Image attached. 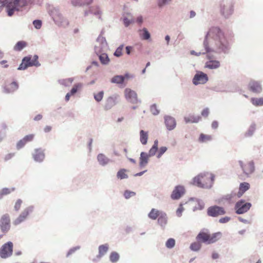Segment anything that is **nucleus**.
Returning <instances> with one entry per match:
<instances>
[{
    "label": "nucleus",
    "mask_w": 263,
    "mask_h": 263,
    "mask_svg": "<svg viewBox=\"0 0 263 263\" xmlns=\"http://www.w3.org/2000/svg\"><path fill=\"white\" fill-rule=\"evenodd\" d=\"M229 45V41L223 32L216 27L209 29L204 41V45L207 52L210 51V46L224 50L228 47Z\"/></svg>",
    "instance_id": "f257e3e1"
},
{
    "label": "nucleus",
    "mask_w": 263,
    "mask_h": 263,
    "mask_svg": "<svg viewBox=\"0 0 263 263\" xmlns=\"http://www.w3.org/2000/svg\"><path fill=\"white\" fill-rule=\"evenodd\" d=\"M214 176L211 174H201L193 180V184L202 188H210L214 181Z\"/></svg>",
    "instance_id": "f03ea898"
},
{
    "label": "nucleus",
    "mask_w": 263,
    "mask_h": 263,
    "mask_svg": "<svg viewBox=\"0 0 263 263\" xmlns=\"http://www.w3.org/2000/svg\"><path fill=\"white\" fill-rule=\"evenodd\" d=\"M221 237L220 232L210 234L205 232H200L197 236L196 239L200 242L211 244L216 242Z\"/></svg>",
    "instance_id": "7ed1b4c3"
},
{
    "label": "nucleus",
    "mask_w": 263,
    "mask_h": 263,
    "mask_svg": "<svg viewBox=\"0 0 263 263\" xmlns=\"http://www.w3.org/2000/svg\"><path fill=\"white\" fill-rule=\"evenodd\" d=\"M27 4V0H13L6 6L7 11L9 16H12L15 11H18L20 8Z\"/></svg>",
    "instance_id": "20e7f679"
},
{
    "label": "nucleus",
    "mask_w": 263,
    "mask_h": 263,
    "mask_svg": "<svg viewBox=\"0 0 263 263\" xmlns=\"http://www.w3.org/2000/svg\"><path fill=\"white\" fill-rule=\"evenodd\" d=\"M37 60L38 57L36 55H34L32 58L29 56L25 57L23 58L22 63L20 65L18 69L25 70L28 67L32 66H39L40 64Z\"/></svg>",
    "instance_id": "39448f33"
},
{
    "label": "nucleus",
    "mask_w": 263,
    "mask_h": 263,
    "mask_svg": "<svg viewBox=\"0 0 263 263\" xmlns=\"http://www.w3.org/2000/svg\"><path fill=\"white\" fill-rule=\"evenodd\" d=\"M220 12L226 17L229 16L233 12V6L231 2H222L220 4Z\"/></svg>",
    "instance_id": "423d86ee"
},
{
    "label": "nucleus",
    "mask_w": 263,
    "mask_h": 263,
    "mask_svg": "<svg viewBox=\"0 0 263 263\" xmlns=\"http://www.w3.org/2000/svg\"><path fill=\"white\" fill-rule=\"evenodd\" d=\"M0 228L4 233H7L10 229V217L8 214L2 216L0 219Z\"/></svg>",
    "instance_id": "0eeeda50"
},
{
    "label": "nucleus",
    "mask_w": 263,
    "mask_h": 263,
    "mask_svg": "<svg viewBox=\"0 0 263 263\" xmlns=\"http://www.w3.org/2000/svg\"><path fill=\"white\" fill-rule=\"evenodd\" d=\"M13 251V243L9 241L5 243L0 250V256L6 258L11 256Z\"/></svg>",
    "instance_id": "6e6552de"
},
{
    "label": "nucleus",
    "mask_w": 263,
    "mask_h": 263,
    "mask_svg": "<svg viewBox=\"0 0 263 263\" xmlns=\"http://www.w3.org/2000/svg\"><path fill=\"white\" fill-rule=\"evenodd\" d=\"M251 206L250 203L245 202V201L241 200L236 203L235 208L237 214H241L247 212Z\"/></svg>",
    "instance_id": "1a4fd4ad"
},
{
    "label": "nucleus",
    "mask_w": 263,
    "mask_h": 263,
    "mask_svg": "<svg viewBox=\"0 0 263 263\" xmlns=\"http://www.w3.org/2000/svg\"><path fill=\"white\" fill-rule=\"evenodd\" d=\"M226 212L223 208L215 205L211 206L208 209V215L211 217H217L224 215Z\"/></svg>",
    "instance_id": "9d476101"
},
{
    "label": "nucleus",
    "mask_w": 263,
    "mask_h": 263,
    "mask_svg": "<svg viewBox=\"0 0 263 263\" xmlns=\"http://www.w3.org/2000/svg\"><path fill=\"white\" fill-rule=\"evenodd\" d=\"M239 164L243 173L247 175L252 174L254 171V165L252 161L243 162L240 161Z\"/></svg>",
    "instance_id": "9b49d317"
},
{
    "label": "nucleus",
    "mask_w": 263,
    "mask_h": 263,
    "mask_svg": "<svg viewBox=\"0 0 263 263\" xmlns=\"http://www.w3.org/2000/svg\"><path fill=\"white\" fill-rule=\"evenodd\" d=\"M125 96L126 99L132 103L136 104L139 102L136 92L129 88L125 89Z\"/></svg>",
    "instance_id": "f8f14e48"
},
{
    "label": "nucleus",
    "mask_w": 263,
    "mask_h": 263,
    "mask_svg": "<svg viewBox=\"0 0 263 263\" xmlns=\"http://www.w3.org/2000/svg\"><path fill=\"white\" fill-rule=\"evenodd\" d=\"M31 212V209L30 208L25 209L19 216L13 220V224L15 226H17L25 221Z\"/></svg>",
    "instance_id": "ddd939ff"
},
{
    "label": "nucleus",
    "mask_w": 263,
    "mask_h": 263,
    "mask_svg": "<svg viewBox=\"0 0 263 263\" xmlns=\"http://www.w3.org/2000/svg\"><path fill=\"white\" fill-rule=\"evenodd\" d=\"M208 80V76L202 72H199L194 76L193 82L195 85L204 84Z\"/></svg>",
    "instance_id": "4468645a"
},
{
    "label": "nucleus",
    "mask_w": 263,
    "mask_h": 263,
    "mask_svg": "<svg viewBox=\"0 0 263 263\" xmlns=\"http://www.w3.org/2000/svg\"><path fill=\"white\" fill-rule=\"evenodd\" d=\"M185 190L183 186H176L172 192L171 198L174 200L178 199L185 193Z\"/></svg>",
    "instance_id": "2eb2a0df"
},
{
    "label": "nucleus",
    "mask_w": 263,
    "mask_h": 263,
    "mask_svg": "<svg viewBox=\"0 0 263 263\" xmlns=\"http://www.w3.org/2000/svg\"><path fill=\"white\" fill-rule=\"evenodd\" d=\"M18 88V85L16 82H7L4 86V91L6 93H12L16 90Z\"/></svg>",
    "instance_id": "dca6fc26"
},
{
    "label": "nucleus",
    "mask_w": 263,
    "mask_h": 263,
    "mask_svg": "<svg viewBox=\"0 0 263 263\" xmlns=\"http://www.w3.org/2000/svg\"><path fill=\"white\" fill-rule=\"evenodd\" d=\"M249 89L252 92L258 93L261 92L262 87L260 84L257 81H251L249 84Z\"/></svg>",
    "instance_id": "f3484780"
},
{
    "label": "nucleus",
    "mask_w": 263,
    "mask_h": 263,
    "mask_svg": "<svg viewBox=\"0 0 263 263\" xmlns=\"http://www.w3.org/2000/svg\"><path fill=\"white\" fill-rule=\"evenodd\" d=\"M165 122L168 130L174 129L176 125L175 120L172 116H166L165 119Z\"/></svg>",
    "instance_id": "a211bd4d"
},
{
    "label": "nucleus",
    "mask_w": 263,
    "mask_h": 263,
    "mask_svg": "<svg viewBox=\"0 0 263 263\" xmlns=\"http://www.w3.org/2000/svg\"><path fill=\"white\" fill-rule=\"evenodd\" d=\"M32 155L34 160L37 162L43 161L45 158V155L43 152L40 149H35Z\"/></svg>",
    "instance_id": "6ab92c4d"
},
{
    "label": "nucleus",
    "mask_w": 263,
    "mask_h": 263,
    "mask_svg": "<svg viewBox=\"0 0 263 263\" xmlns=\"http://www.w3.org/2000/svg\"><path fill=\"white\" fill-rule=\"evenodd\" d=\"M250 185L248 182H243L240 183L239 186V190L237 193V197H240L243 193L250 189Z\"/></svg>",
    "instance_id": "aec40b11"
},
{
    "label": "nucleus",
    "mask_w": 263,
    "mask_h": 263,
    "mask_svg": "<svg viewBox=\"0 0 263 263\" xmlns=\"http://www.w3.org/2000/svg\"><path fill=\"white\" fill-rule=\"evenodd\" d=\"M220 66V62L216 60H211L206 62L205 67L209 69H216Z\"/></svg>",
    "instance_id": "412c9836"
},
{
    "label": "nucleus",
    "mask_w": 263,
    "mask_h": 263,
    "mask_svg": "<svg viewBox=\"0 0 263 263\" xmlns=\"http://www.w3.org/2000/svg\"><path fill=\"white\" fill-rule=\"evenodd\" d=\"M163 212L159 211L156 209H152L149 213L148 217L153 220H156L160 216Z\"/></svg>",
    "instance_id": "4be33fe9"
},
{
    "label": "nucleus",
    "mask_w": 263,
    "mask_h": 263,
    "mask_svg": "<svg viewBox=\"0 0 263 263\" xmlns=\"http://www.w3.org/2000/svg\"><path fill=\"white\" fill-rule=\"evenodd\" d=\"M116 104V98L113 97H110L107 98L105 104V108L106 109H110Z\"/></svg>",
    "instance_id": "5701e85b"
},
{
    "label": "nucleus",
    "mask_w": 263,
    "mask_h": 263,
    "mask_svg": "<svg viewBox=\"0 0 263 263\" xmlns=\"http://www.w3.org/2000/svg\"><path fill=\"white\" fill-rule=\"evenodd\" d=\"M149 157L148 155L144 152L141 153L140 157V165L141 166H144L147 163Z\"/></svg>",
    "instance_id": "b1692460"
},
{
    "label": "nucleus",
    "mask_w": 263,
    "mask_h": 263,
    "mask_svg": "<svg viewBox=\"0 0 263 263\" xmlns=\"http://www.w3.org/2000/svg\"><path fill=\"white\" fill-rule=\"evenodd\" d=\"M108 250V245L107 244L102 245L99 247V255L98 257L101 258L104 255Z\"/></svg>",
    "instance_id": "393cba45"
},
{
    "label": "nucleus",
    "mask_w": 263,
    "mask_h": 263,
    "mask_svg": "<svg viewBox=\"0 0 263 263\" xmlns=\"http://www.w3.org/2000/svg\"><path fill=\"white\" fill-rule=\"evenodd\" d=\"M158 222L162 227H164L166 225L167 223V216L165 213L162 212L158 217Z\"/></svg>",
    "instance_id": "a878e982"
},
{
    "label": "nucleus",
    "mask_w": 263,
    "mask_h": 263,
    "mask_svg": "<svg viewBox=\"0 0 263 263\" xmlns=\"http://www.w3.org/2000/svg\"><path fill=\"white\" fill-rule=\"evenodd\" d=\"M140 139L142 144H146L148 139V133L141 130L140 132Z\"/></svg>",
    "instance_id": "bb28decb"
},
{
    "label": "nucleus",
    "mask_w": 263,
    "mask_h": 263,
    "mask_svg": "<svg viewBox=\"0 0 263 263\" xmlns=\"http://www.w3.org/2000/svg\"><path fill=\"white\" fill-rule=\"evenodd\" d=\"M98 160L100 164L102 165L107 164L109 162V159L107 158L104 155L100 154L98 156Z\"/></svg>",
    "instance_id": "cd10ccee"
},
{
    "label": "nucleus",
    "mask_w": 263,
    "mask_h": 263,
    "mask_svg": "<svg viewBox=\"0 0 263 263\" xmlns=\"http://www.w3.org/2000/svg\"><path fill=\"white\" fill-rule=\"evenodd\" d=\"M212 137L211 135L201 134L198 139L200 142L205 143L212 140Z\"/></svg>",
    "instance_id": "c85d7f7f"
},
{
    "label": "nucleus",
    "mask_w": 263,
    "mask_h": 263,
    "mask_svg": "<svg viewBox=\"0 0 263 263\" xmlns=\"http://www.w3.org/2000/svg\"><path fill=\"white\" fill-rule=\"evenodd\" d=\"M158 141L157 140H156L154 141V145H153L152 147L149 149L148 152V156L149 157L153 156L155 155L156 153V152L158 151Z\"/></svg>",
    "instance_id": "c756f323"
},
{
    "label": "nucleus",
    "mask_w": 263,
    "mask_h": 263,
    "mask_svg": "<svg viewBox=\"0 0 263 263\" xmlns=\"http://www.w3.org/2000/svg\"><path fill=\"white\" fill-rule=\"evenodd\" d=\"M123 22L124 25L126 27L128 26L130 24L134 22V20L133 18L132 15L129 13L127 14V16H124L123 18Z\"/></svg>",
    "instance_id": "7c9ffc66"
},
{
    "label": "nucleus",
    "mask_w": 263,
    "mask_h": 263,
    "mask_svg": "<svg viewBox=\"0 0 263 263\" xmlns=\"http://www.w3.org/2000/svg\"><path fill=\"white\" fill-rule=\"evenodd\" d=\"M27 45L26 42L25 41H19L18 42L14 47V50L15 51H21Z\"/></svg>",
    "instance_id": "2f4dec72"
},
{
    "label": "nucleus",
    "mask_w": 263,
    "mask_h": 263,
    "mask_svg": "<svg viewBox=\"0 0 263 263\" xmlns=\"http://www.w3.org/2000/svg\"><path fill=\"white\" fill-rule=\"evenodd\" d=\"M125 80V77L122 76H116L114 77L111 82L114 83L122 84Z\"/></svg>",
    "instance_id": "473e14b6"
},
{
    "label": "nucleus",
    "mask_w": 263,
    "mask_h": 263,
    "mask_svg": "<svg viewBox=\"0 0 263 263\" xmlns=\"http://www.w3.org/2000/svg\"><path fill=\"white\" fill-rule=\"evenodd\" d=\"M251 103L255 106H262L263 105V98H252L251 99Z\"/></svg>",
    "instance_id": "72a5a7b5"
},
{
    "label": "nucleus",
    "mask_w": 263,
    "mask_h": 263,
    "mask_svg": "<svg viewBox=\"0 0 263 263\" xmlns=\"http://www.w3.org/2000/svg\"><path fill=\"white\" fill-rule=\"evenodd\" d=\"M120 256L119 254L116 252H112L109 256V259L110 261L113 263L116 262L119 259Z\"/></svg>",
    "instance_id": "f704fd0d"
},
{
    "label": "nucleus",
    "mask_w": 263,
    "mask_h": 263,
    "mask_svg": "<svg viewBox=\"0 0 263 263\" xmlns=\"http://www.w3.org/2000/svg\"><path fill=\"white\" fill-rule=\"evenodd\" d=\"M126 172L127 171L125 169H121L117 173V177L120 179L127 178L128 177V175L126 174Z\"/></svg>",
    "instance_id": "c9c22d12"
},
{
    "label": "nucleus",
    "mask_w": 263,
    "mask_h": 263,
    "mask_svg": "<svg viewBox=\"0 0 263 263\" xmlns=\"http://www.w3.org/2000/svg\"><path fill=\"white\" fill-rule=\"evenodd\" d=\"M201 247V244L200 241L194 242L191 243L190 249L194 251H199Z\"/></svg>",
    "instance_id": "e433bc0d"
},
{
    "label": "nucleus",
    "mask_w": 263,
    "mask_h": 263,
    "mask_svg": "<svg viewBox=\"0 0 263 263\" xmlns=\"http://www.w3.org/2000/svg\"><path fill=\"white\" fill-rule=\"evenodd\" d=\"M99 59L100 62L103 64H107L109 61L108 55L106 53H102L100 55Z\"/></svg>",
    "instance_id": "4c0bfd02"
},
{
    "label": "nucleus",
    "mask_w": 263,
    "mask_h": 263,
    "mask_svg": "<svg viewBox=\"0 0 263 263\" xmlns=\"http://www.w3.org/2000/svg\"><path fill=\"white\" fill-rule=\"evenodd\" d=\"M175 240L173 238L168 239L166 242L165 246L167 248H172L175 246Z\"/></svg>",
    "instance_id": "58836bf2"
},
{
    "label": "nucleus",
    "mask_w": 263,
    "mask_h": 263,
    "mask_svg": "<svg viewBox=\"0 0 263 263\" xmlns=\"http://www.w3.org/2000/svg\"><path fill=\"white\" fill-rule=\"evenodd\" d=\"M143 33L141 35V37L143 40H148L150 37V34L146 28L142 29Z\"/></svg>",
    "instance_id": "ea45409f"
},
{
    "label": "nucleus",
    "mask_w": 263,
    "mask_h": 263,
    "mask_svg": "<svg viewBox=\"0 0 263 263\" xmlns=\"http://www.w3.org/2000/svg\"><path fill=\"white\" fill-rule=\"evenodd\" d=\"M167 148L166 146H162L159 149H158V153L157 157L160 158L161 157L162 155L167 151Z\"/></svg>",
    "instance_id": "a19ab883"
},
{
    "label": "nucleus",
    "mask_w": 263,
    "mask_h": 263,
    "mask_svg": "<svg viewBox=\"0 0 263 263\" xmlns=\"http://www.w3.org/2000/svg\"><path fill=\"white\" fill-rule=\"evenodd\" d=\"M151 112L153 115H157L160 113L159 109L157 108L155 104H153L151 106Z\"/></svg>",
    "instance_id": "79ce46f5"
},
{
    "label": "nucleus",
    "mask_w": 263,
    "mask_h": 263,
    "mask_svg": "<svg viewBox=\"0 0 263 263\" xmlns=\"http://www.w3.org/2000/svg\"><path fill=\"white\" fill-rule=\"evenodd\" d=\"M124 45H122L120 46L116 50L114 53V55L117 57H119L122 54V51L123 49Z\"/></svg>",
    "instance_id": "37998d69"
},
{
    "label": "nucleus",
    "mask_w": 263,
    "mask_h": 263,
    "mask_svg": "<svg viewBox=\"0 0 263 263\" xmlns=\"http://www.w3.org/2000/svg\"><path fill=\"white\" fill-rule=\"evenodd\" d=\"M104 92L103 91H100L98 93L94 95V98L97 102L101 101L103 97Z\"/></svg>",
    "instance_id": "c03bdc74"
},
{
    "label": "nucleus",
    "mask_w": 263,
    "mask_h": 263,
    "mask_svg": "<svg viewBox=\"0 0 263 263\" xmlns=\"http://www.w3.org/2000/svg\"><path fill=\"white\" fill-rule=\"evenodd\" d=\"M10 189L8 188H4L0 191V199H2L4 195H8L10 193Z\"/></svg>",
    "instance_id": "a18cd8bd"
},
{
    "label": "nucleus",
    "mask_w": 263,
    "mask_h": 263,
    "mask_svg": "<svg viewBox=\"0 0 263 263\" xmlns=\"http://www.w3.org/2000/svg\"><path fill=\"white\" fill-rule=\"evenodd\" d=\"M136 195V193L126 190L124 192V196L126 199H128L131 197L134 196Z\"/></svg>",
    "instance_id": "49530a36"
},
{
    "label": "nucleus",
    "mask_w": 263,
    "mask_h": 263,
    "mask_svg": "<svg viewBox=\"0 0 263 263\" xmlns=\"http://www.w3.org/2000/svg\"><path fill=\"white\" fill-rule=\"evenodd\" d=\"M81 86L82 85L81 84H77L74 85L70 92L71 95H73L76 93L78 89L80 88Z\"/></svg>",
    "instance_id": "de8ad7c7"
},
{
    "label": "nucleus",
    "mask_w": 263,
    "mask_h": 263,
    "mask_svg": "<svg viewBox=\"0 0 263 263\" xmlns=\"http://www.w3.org/2000/svg\"><path fill=\"white\" fill-rule=\"evenodd\" d=\"M27 143L25 142L24 139L20 140L16 144V148L20 149L24 147Z\"/></svg>",
    "instance_id": "09e8293b"
},
{
    "label": "nucleus",
    "mask_w": 263,
    "mask_h": 263,
    "mask_svg": "<svg viewBox=\"0 0 263 263\" xmlns=\"http://www.w3.org/2000/svg\"><path fill=\"white\" fill-rule=\"evenodd\" d=\"M33 24L36 29H39L42 27V23L41 20H36L33 22Z\"/></svg>",
    "instance_id": "8fccbe9b"
},
{
    "label": "nucleus",
    "mask_w": 263,
    "mask_h": 263,
    "mask_svg": "<svg viewBox=\"0 0 263 263\" xmlns=\"http://www.w3.org/2000/svg\"><path fill=\"white\" fill-rule=\"evenodd\" d=\"M71 4L74 6L81 7L84 6L81 0H72L71 1Z\"/></svg>",
    "instance_id": "3c124183"
},
{
    "label": "nucleus",
    "mask_w": 263,
    "mask_h": 263,
    "mask_svg": "<svg viewBox=\"0 0 263 263\" xmlns=\"http://www.w3.org/2000/svg\"><path fill=\"white\" fill-rule=\"evenodd\" d=\"M185 121L186 123L188 122H197V120H195L194 116H188L184 118Z\"/></svg>",
    "instance_id": "603ef678"
},
{
    "label": "nucleus",
    "mask_w": 263,
    "mask_h": 263,
    "mask_svg": "<svg viewBox=\"0 0 263 263\" xmlns=\"http://www.w3.org/2000/svg\"><path fill=\"white\" fill-rule=\"evenodd\" d=\"M33 138H34V135L30 134V135L26 136L25 137H24L23 139H24V140L25 141V142L26 143H28L29 142L32 141Z\"/></svg>",
    "instance_id": "864d4df0"
},
{
    "label": "nucleus",
    "mask_w": 263,
    "mask_h": 263,
    "mask_svg": "<svg viewBox=\"0 0 263 263\" xmlns=\"http://www.w3.org/2000/svg\"><path fill=\"white\" fill-rule=\"evenodd\" d=\"M22 203V201L21 199H18L16 202H15V205H14V209L15 211H18L21 206Z\"/></svg>",
    "instance_id": "5fc2aeb1"
},
{
    "label": "nucleus",
    "mask_w": 263,
    "mask_h": 263,
    "mask_svg": "<svg viewBox=\"0 0 263 263\" xmlns=\"http://www.w3.org/2000/svg\"><path fill=\"white\" fill-rule=\"evenodd\" d=\"M15 155L14 153H9L6 155L4 157V160L7 161L12 159Z\"/></svg>",
    "instance_id": "6e6d98bb"
},
{
    "label": "nucleus",
    "mask_w": 263,
    "mask_h": 263,
    "mask_svg": "<svg viewBox=\"0 0 263 263\" xmlns=\"http://www.w3.org/2000/svg\"><path fill=\"white\" fill-rule=\"evenodd\" d=\"M184 210V208L182 206V204H180L179 205V207L178 208V209H177V211H176V214L178 216V217H180L181 215H182V212Z\"/></svg>",
    "instance_id": "4d7b16f0"
},
{
    "label": "nucleus",
    "mask_w": 263,
    "mask_h": 263,
    "mask_svg": "<svg viewBox=\"0 0 263 263\" xmlns=\"http://www.w3.org/2000/svg\"><path fill=\"white\" fill-rule=\"evenodd\" d=\"M230 219V218L229 217H225L223 218H221L219 219V221L220 223H223L228 222Z\"/></svg>",
    "instance_id": "13d9d810"
},
{
    "label": "nucleus",
    "mask_w": 263,
    "mask_h": 263,
    "mask_svg": "<svg viewBox=\"0 0 263 263\" xmlns=\"http://www.w3.org/2000/svg\"><path fill=\"white\" fill-rule=\"evenodd\" d=\"M83 5L90 4L93 0H81Z\"/></svg>",
    "instance_id": "bf43d9fd"
},
{
    "label": "nucleus",
    "mask_w": 263,
    "mask_h": 263,
    "mask_svg": "<svg viewBox=\"0 0 263 263\" xmlns=\"http://www.w3.org/2000/svg\"><path fill=\"white\" fill-rule=\"evenodd\" d=\"M77 250V249L75 248H72L71 249H70L67 253V256H70V255H71L73 253H74L76 250Z\"/></svg>",
    "instance_id": "052dcab7"
},
{
    "label": "nucleus",
    "mask_w": 263,
    "mask_h": 263,
    "mask_svg": "<svg viewBox=\"0 0 263 263\" xmlns=\"http://www.w3.org/2000/svg\"><path fill=\"white\" fill-rule=\"evenodd\" d=\"M210 113L209 110L208 108L204 109L202 112L201 115H208V114Z\"/></svg>",
    "instance_id": "680f3d73"
},
{
    "label": "nucleus",
    "mask_w": 263,
    "mask_h": 263,
    "mask_svg": "<svg viewBox=\"0 0 263 263\" xmlns=\"http://www.w3.org/2000/svg\"><path fill=\"white\" fill-rule=\"evenodd\" d=\"M9 1V0H0V4L2 5H5L6 4L7 5L10 3Z\"/></svg>",
    "instance_id": "e2e57ef3"
},
{
    "label": "nucleus",
    "mask_w": 263,
    "mask_h": 263,
    "mask_svg": "<svg viewBox=\"0 0 263 263\" xmlns=\"http://www.w3.org/2000/svg\"><path fill=\"white\" fill-rule=\"evenodd\" d=\"M218 126V123L217 121H214L213 122L212 124V127L213 128H216Z\"/></svg>",
    "instance_id": "0e129e2a"
},
{
    "label": "nucleus",
    "mask_w": 263,
    "mask_h": 263,
    "mask_svg": "<svg viewBox=\"0 0 263 263\" xmlns=\"http://www.w3.org/2000/svg\"><path fill=\"white\" fill-rule=\"evenodd\" d=\"M132 49V47H130V46H127L126 47V52L127 53V54H129L130 53V51Z\"/></svg>",
    "instance_id": "69168bd1"
},
{
    "label": "nucleus",
    "mask_w": 263,
    "mask_h": 263,
    "mask_svg": "<svg viewBox=\"0 0 263 263\" xmlns=\"http://www.w3.org/2000/svg\"><path fill=\"white\" fill-rule=\"evenodd\" d=\"M137 22L140 24L142 23L143 22V18L142 16H139L137 17Z\"/></svg>",
    "instance_id": "338daca9"
},
{
    "label": "nucleus",
    "mask_w": 263,
    "mask_h": 263,
    "mask_svg": "<svg viewBox=\"0 0 263 263\" xmlns=\"http://www.w3.org/2000/svg\"><path fill=\"white\" fill-rule=\"evenodd\" d=\"M51 130V127L49 126H47L44 128V131L46 133L50 132Z\"/></svg>",
    "instance_id": "774afa93"
}]
</instances>
